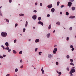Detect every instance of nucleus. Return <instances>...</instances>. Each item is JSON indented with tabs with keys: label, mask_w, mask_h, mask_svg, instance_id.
I'll return each instance as SVG.
<instances>
[{
	"label": "nucleus",
	"mask_w": 76,
	"mask_h": 76,
	"mask_svg": "<svg viewBox=\"0 0 76 76\" xmlns=\"http://www.w3.org/2000/svg\"><path fill=\"white\" fill-rule=\"evenodd\" d=\"M3 50H4V49H5V50H6V48H4V47H3Z\"/></svg>",
	"instance_id": "obj_63"
},
{
	"label": "nucleus",
	"mask_w": 76,
	"mask_h": 76,
	"mask_svg": "<svg viewBox=\"0 0 76 76\" xmlns=\"http://www.w3.org/2000/svg\"><path fill=\"white\" fill-rule=\"evenodd\" d=\"M5 45L7 47H9V43L7 42H6L5 43Z\"/></svg>",
	"instance_id": "obj_12"
},
{
	"label": "nucleus",
	"mask_w": 76,
	"mask_h": 76,
	"mask_svg": "<svg viewBox=\"0 0 76 76\" xmlns=\"http://www.w3.org/2000/svg\"><path fill=\"white\" fill-rule=\"evenodd\" d=\"M10 76V74H7V75L6 76Z\"/></svg>",
	"instance_id": "obj_58"
},
{
	"label": "nucleus",
	"mask_w": 76,
	"mask_h": 76,
	"mask_svg": "<svg viewBox=\"0 0 76 76\" xmlns=\"http://www.w3.org/2000/svg\"><path fill=\"white\" fill-rule=\"evenodd\" d=\"M19 15L20 16H24V14H19Z\"/></svg>",
	"instance_id": "obj_19"
},
{
	"label": "nucleus",
	"mask_w": 76,
	"mask_h": 76,
	"mask_svg": "<svg viewBox=\"0 0 76 76\" xmlns=\"http://www.w3.org/2000/svg\"><path fill=\"white\" fill-rule=\"evenodd\" d=\"M56 65H58V63L57 62H56Z\"/></svg>",
	"instance_id": "obj_50"
},
{
	"label": "nucleus",
	"mask_w": 76,
	"mask_h": 76,
	"mask_svg": "<svg viewBox=\"0 0 76 76\" xmlns=\"http://www.w3.org/2000/svg\"><path fill=\"white\" fill-rule=\"evenodd\" d=\"M41 17H39L38 18V19L39 20H41Z\"/></svg>",
	"instance_id": "obj_29"
},
{
	"label": "nucleus",
	"mask_w": 76,
	"mask_h": 76,
	"mask_svg": "<svg viewBox=\"0 0 76 76\" xmlns=\"http://www.w3.org/2000/svg\"><path fill=\"white\" fill-rule=\"evenodd\" d=\"M74 1V0H69V1L70 2H73V1Z\"/></svg>",
	"instance_id": "obj_38"
},
{
	"label": "nucleus",
	"mask_w": 76,
	"mask_h": 76,
	"mask_svg": "<svg viewBox=\"0 0 76 76\" xmlns=\"http://www.w3.org/2000/svg\"><path fill=\"white\" fill-rule=\"evenodd\" d=\"M23 65H22L20 67V68L21 69H22V68H23Z\"/></svg>",
	"instance_id": "obj_43"
},
{
	"label": "nucleus",
	"mask_w": 76,
	"mask_h": 76,
	"mask_svg": "<svg viewBox=\"0 0 76 76\" xmlns=\"http://www.w3.org/2000/svg\"><path fill=\"white\" fill-rule=\"evenodd\" d=\"M20 63H22L23 61H22V60L21 59L20 60Z\"/></svg>",
	"instance_id": "obj_47"
},
{
	"label": "nucleus",
	"mask_w": 76,
	"mask_h": 76,
	"mask_svg": "<svg viewBox=\"0 0 76 76\" xmlns=\"http://www.w3.org/2000/svg\"><path fill=\"white\" fill-rule=\"evenodd\" d=\"M3 58V56H0V58Z\"/></svg>",
	"instance_id": "obj_53"
},
{
	"label": "nucleus",
	"mask_w": 76,
	"mask_h": 76,
	"mask_svg": "<svg viewBox=\"0 0 76 76\" xmlns=\"http://www.w3.org/2000/svg\"><path fill=\"white\" fill-rule=\"evenodd\" d=\"M12 1V0H9V3H11Z\"/></svg>",
	"instance_id": "obj_56"
},
{
	"label": "nucleus",
	"mask_w": 76,
	"mask_h": 76,
	"mask_svg": "<svg viewBox=\"0 0 76 76\" xmlns=\"http://www.w3.org/2000/svg\"><path fill=\"white\" fill-rule=\"evenodd\" d=\"M37 5H38V3L37 2H36L35 3V6H37Z\"/></svg>",
	"instance_id": "obj_52"
},
{
	"label": "nucleus",
	"mask_w": 76,
	"mask_h": 76,
	"mask_svg": "<svg viewBox=\"0 0 76 76\" xmlns=\"http://www.w3.org/2000/svg\"><path fill=\"white\" fill-rule=\"evenodd\" d=\"M10 51H11V49H9L8 51V52H10Z\"/></svg>",
	"instance_id": "obj_44"
},
{
	"label": "nucleus",
	"mask_w": 76,
	"mask_h": 76,
	"mask_svg": "<svg viewBox=\"0 0 76 76\" xmlns=\"http://www.w3.org/2000/svg\"><path fill=\"white\" fill-rule=\"evenodd\" d=\"M69 37H66V41H69Z\"/></svg>",
	"instance_id": "obj_41"
},
{
	"label": "nucleus",
	"mask_w": 76,
	"mask_h": 76,
	"mask_svg": "<svg viewBox=\"0 0 76 76\" xmlns=\"http://www.w3.org/2000/svg\"><path fill=\"white\" fill-rule=\"evenodd\" d=\"M37 12V11L36 10H34V11H33V12H34L35 13H36V12Z\"/></svg>",
	"instance_id": "obj_49"
},
{
	"label": "nucleus",
	"mask_w": 76,
	"mask_h": 76,
	"mask_svg": "<svg viewBox=\"0 0 76 76\" xmlns=\"http://www.w3.org/2000/svg\"><path fill=\"white\" fill-rule=\"evenodd\" d=\"M27 26H28V21H26V24L25 25V27H27Z\"/></svg>",
	"instance_id": "obj_15"
},
{
	"label": "nucleus",
	"mask_w": 76,
	"mask_h": 76,
	"mask_svg": "<svg viewBox=\"0 0 76 76\" xmlns=\"http://www.w3.org/2000/svg\"><path fill=\"white\" fill-rule=\"evenodd\" d=\"M3 56L4 57H6V55H3Z\"/></svg>",
	"instance_id": "obj_57"
},
{
	"label": "nucleus",
	"mask_w": 76,
	"mask_h": 76,
	"mask_svg": "<svg viewBox=\"0 0 76 76\" xmlns=\"http://www.w3.org/2000/svg\"><path fill=\"white\" fill-rule=\"evenodd\" d=\"M48 57L50 58H51L53 57V55L48 54Z\"/></svg>",
	"instance_id": "obj_5"
},
{
	"label": "nucleus",
	"mask_w": 76,
	"mask_h": 76,
	"mask_svg": "<svg viewBox=\"0 0 76 76\" xmlns=\"http://www.w3.org/2000/svg\"><path fill=\"white\" fill-rule=\"evenodd\" d=\"M69 73H70V76H73V74H72V73H71V72H70V73L69 72Z\"/></svg>",
	"instance_id": "obj_26"
},
{
	"label": "nucleus",
	"mask_w": 76,
	"mask_h": 76,
	"mask_svg": "<svg viewBox=\"0 0 76 76\" xmlns=\"http://www.w3.org/2000/svg\"><path fill=\"white\" fill-rule=\"evenodd\" d=\"M62 12H60V15H62Z\"/></svg>",
	"instance_id": "obj_59"
},
{
	"label": "nucleus",
	"mask_w": 76,
	"mask_h": 76,
	"mask_svg": "<svg viewBox=\"0 0 76 76\" xmlns=\"http://www.w3.org/2000/svg\"><path fill=\"white\" fill-rule=\"evenodd\" d=\"M69 30H72V27H70L69 28Z\"/></svg>",
	"instance_id": "obj_48"
},
{
	"label": "nucleus",
	"mask_w": 76,
	"mask_h": 76,
	"mask_svg": "<svg viewBox=\"0 0 76 76\" xmlns=\"http://www.w3.org/2000/svg\"><path fill=\"white\" fill-rule=\"evenodd\" d=\"M66 58H70V56H69V55H67L66 56Z\"/></svg>",
	"instance_id": "obj_25"
},
{
	"label": "nucleus",
	"mask_w": 76,
	"mask_h": 76,
	"mask_svg": "<svg viewBox=\"0 0 76 76\" xmlns=\"http://www.w3.org/2000/svg\"><path fill=\"white\" fill-rule=\"evenodd\" d=\"M32 18L34 20H35L37 19V15H34L32 16Z\"/></svg>",
	"instance_id": "obj_6"
},
{
	"label": "nucleus",
	"mask_w": 76,
	"mask_h": 76,
	"mask_svg": "<svg viewBox=\"0 0 76 76\" xmlns=\"http://www.w3.org/2000/svg\"><path fill=\"white\" fill-rule=\"evenodd\" d=\"M75 9H76V8H75V7H72V10H75Z\"/></svg>",
	"instance_id": "obj_13"
},
{
	"label": "nucleus",
	"mask_w": 76,
	"mask_h": 76,
	"mask_svg": "<svg viewBox=\"0 0 76 76\" xmlns=\"http://www.w3.org/2000/svg\"><path fill=\"white\" fill-rule=\"evenodd\" d=\"M41 71L42 72V74H44V70L43 69H41Z\"/></svg>",
	"instance_id": "obj_21"
},
{
	"label": "nucleus",
	"mask_w": 76,
	"mask_h": 76,
	"mask_svg": "<svg viewBox=\"0 0 76 76\" xmlns=\"http://www.w3.org/2000/svg\"><path fill=\"white\" fill-rule=\"evenodd\" d=\"M70 65H71L72 66H74V64H73V63L72 62H71L70 63Z\"/></svg>",
	"instance_id": "obj_24"
},
{
	"label": "nucleus",
	"mask_w": 76,
	"mask_h": 76,
	"mask_svg": "<svg viewBox=\"0 0 76 76\" xmlns=\"http://www.w3.org/2000/svg\"><path fill=\"white\" fill-rule=\"evenodd\" d=\"M37 23H38V24H39L40 25H41L42 26H44V24H43V23H42V22H41V21H39V22H38Z\"/></svg>",
	"instance_id": "obj_4"
},
{
	"label": "nucleus",
	"mask_w": 76,
	"mask_h": 76,
	"mask_svg": "<svg viewBox=\"0 0 76 76\" xmlns=\"http://www.w3.org/2000/svg\"><path fill=\"white\" fill-rule=\"evenodd\" d=\"M51 10L52 13H54V11H55V9H54V8H52Z\"/></svg>",
	"instance_id": "obj_9"
},
{
	"label": "nucleus",
	"mask_w": 76,
	"mask_h": 76,
	"mask_svg": "<svg viewBox=\"0 0 76 76\" xmlns=\"http://www.w3.org/2000/svg\"><path fill=\"white\" fill-rule=\"evenodd\" d=\"M70 61H71V63H72V62H73V59H70Z\"/></svg>",
	"instance_id": "obj_27"
},
{
	"label": "nucleus",
	"mask_w": 76,
	"mask_h": 76,
	"mask_svg": "<svg viewBox=\"0 0 76 76\" xmlns=\"http://www.w3.org/2000/svg\"><path fill=\"white\" fill-rule=\"evenodd\" d=\"M1 35L2 37H6L7 36V34L6 32H2L1 33Z\"/></svg>",
	"instance_id": "obj_1"
},
{
	"label": "nucleus",
	"mask_w": 76,
	"mask_h": 76,
	"mask_svg": "<svg viewBox=\"0 0 76 76\" xmlns=\"http://www.w3.org/2000/svg\"><path fill=\"white\" fill-rule=\"evenodd\" d=\"M64 5H62L61 6V8H63V7H64Z\"/></svg>",
	"instance_id": "obj_37"
},
{
	"label": "nucleus",
	"mask_w": 76,
	"mask_h": 76,
	"mask_svg": "<svg viewBox=\"0 0 76 76\" xmlns=\"http://www.w3.org/2000/svg\"><path fill=\"white\" fill-rule=\"evenodd\" d=\"M75 69H73V68H72L70 72L72 73H75Z\"/></svg>",
	"instance_id": "obj_2"
},
{
	"label": "nucleus",
	"mask_w": 76,
	"mask_h": 76,
	"mask_svg": "<svg viewBox=\"0 0 76 76\" xmlns=\"http://www.w3.org/2000/svg\"><path fill=\"white\" fill-rule=\"evenodd\" d=\"M6 49L7 50H9V48L7 47L6 48Z\"/></svg>",
	"instance_id": "obj_42"
},
{
	"label": "nucleus",
	"mask_w": 76,
	"mask_h": 76,
	"mask_svg": "<svg viewBox=\"0 0 76 76\" xmlns=\"http://www.w3.org/2000/svg\"><path fill=\"white\" fill-rule=\"evenodd\" d=\"M70 47L71 48H73V46L72 45H71L70 46Z\"/></svg>",
	"instance_id": "obj_34"
},
{
	"label": "nucleus",
	"mask_w": 76,
	"mask_h": 76,
	"mask_svg": "<svg viewBox=\"0 0 76 76\" xmlns=\"http://www.w3.org/2000/svg\"><path fill=\"white\" fill-rule=\"evenodd\" d=\"M51 25L50 24L48 26V28L49 29H51Z\"/></svg>",
	"instance_id": "obj_16"
},
{
	"label": "nucleus",
	"mask_w": 76,
	"mask_h": 76,
	"mask_svg": "<svg viewBox=\"0 0 76 76\" xmlns=\"http://www.w3.org/2000/svg\"><path fill=\"white\" fill-rule=\"evenodd\" d=\"M4 20H6V22H8V23H9V20L7 19H4Z\"/></svg>",
	"instance_id": "obj_18"
},
{
	"label": "nucleus",
	"mask_w": 76,
	"mask_h": 76,
	"mask_svg": "<svg viewBox=\"0 0 76 76\" xmlns=\"http://www.w3.org/2000/svg\"><path fill=\"white\" fill-rule=\"evenodd\" d=\"M59 4H60V2L58 1L57 2V6H59Z\"/></svg>",
	"instance_id": "obj_32"
},
{
	"label": "nucleus",
	"mask_w": 76,
	"mask_h": 76,
	"mask_svg": "<svg viewBox=\"0 0 76 76\" xmlns=\"http://www.w3.org/2000/svg\"><path fill=\"white\" fill-rule=\"evenodd\" d=\"M50 37V34L49 33L47 34V38H49Z\"/></svg>",
	"instance_id": "obj_14"
},
{
	"label": "nucleus",
	"mask_w": 76,
	"mask_h": 76,
	"mask_svg": "<svg viewBox=\"0 0 76 76\" xmlns=\"http://www.w3.org/2000/svg\"><path fill=\"white\" fill-rule=\"evenodd\" d=\"M40 6H42V3H40Z\"/></svg>",
	"instance_id": "obj_45"
},
{
	"label": "nucleus",
	"mask_w": 76,
	"mask_h": 76,
	"mask_svg": "<svg viewBox=\"0 0 76 76\" xmlns=\"http://www.w3.org/2000/svg\"><path fill=\"white\" fill-rule=\"evenodd\" d=\"M57 45H54V47H57Z\"/></svg>",
	"instance_id": "obj_64"
},
{
	"label": "nucleus",
	"mask_w": 76,
	"mask_h": 76,
	"mask_svg": "<svg viewBox=\"0 0 76 76\" xmlns=\"http://www.w3.org/2000/svg\"><path fill=\"white\" fill-rule=\"evenodd\" d=\"M75 18V16H70L69 17V18H70V19H74V18Z\"/></svg>",
	"instance_id": "obj_8"
},
{
	"label": "nucleus",
	"mask_w": 76,
	"mask_h": 76,
	"mask_svg": "<svg viewBox=\"0 0 76 76\" xmlns=\"http://www.w3.org/2000/svg\"><path fill=\"white\" fill-rule=\"evenodd\" d=\"M25 31H26V29L25 28H24L23 29V32H25Z\"/></svg>",
	"instance_id": "obj_28"
},
{
	"label": "nucleus",
	"mask_w": 76,
	"mask_h": 76,
	"mask_svg": "<svg viewBox=\"0 0 76 76\" xmlns=\"http://www.w3.org/2000/svg\"><path fill=\"white\" fill-rule=\"evenodd\" d=\"M69 15V13L68 12H66V16H68Z\"/></svg>",
	"instance_id": "obj_22"
},
{
	"label": "nucleus",
	"mask_w": 76,
	"mask_h": 76,
	"mask_svg": "<svg viewBox=\"0 0 76 76\" xmlns=\"http://www.w3.org/2000/svg\"><path fill=\"white\" fill-rule=\"evenodd\" d=\"M66 70H68V71H69V67H67L66 68Z\"/></svg>",
	"instance_id": "obj_46"
},
{
	"label": "nucleus",
	"mask_w": 76,
	"mask_h": 76,
	"mask_svg": "<svg viewBox=\"0 0 76 76\" xmlns=\"http://www.w3.org/2000/svg\"><path fill=\"white\" fill-rule=\"evenodd\" d=\"M17 41V40H16V39H15L14 41V43H16V41Z\"/></svg>",
	"instance_id": "obj_35"
},
{
	"label": "nucleus",
	"mask_w": 76,
	"mask_h": 76,
	"mask_svg": "<svg viewBox=\"0 0 76 76\" xmlns=\"http://www.w3.org/2000/svg\"><path fill=\"white\" fill-rule=\"evenodd\" d=\"M12 52L13 54H16L17 53L16 51V50H12Z\"/></svg>",
	"instance_id": "obj_10"
},
{
	"label": "nucleus",
	"mask_w": 76,
	"mask_h": 76,
	"mask_svg": "<svg viewBox=\"0 0 76 76\" xmlns=\"http://www.w3.org/2000/svg\"><path fill=\"white\" fill-rule=\"evenodd\" d=\"M74 50H75V48H73L72 49V51H73Z\"/></svg>",
	"instance_id": "obj_51"
},
{
	"label": "nucleus",
	"mask_w": 76,
	"mask_h": 76,
	"mask_svg": "<svg viewBox=\"0 0 76 76\" xmlns=\"http://www.w3.org/2000/svg\"><path fill=\"white\" fill-rule=\"evenodd\" d=\"M57 72L58 73H59V72H58V71H57Z\"/></svg>",
	"instance_id": "obj_62"
},
{
	"label": "nucleus",
	"mask_w": 76,
	"mask_h": 76,
	"mask_svg": "<svg viewBox=\"0 0 76 76\" xmlns=\"http://www.w3.org/2000/svg\"><path fill=\"white\" fill-rule=\"evenodd\" d=\"M58 74L59 75H61V72H59L58 73Z\"/></svg>",
	"instance_id": "obj_54"
},
{
	"label": "nucleus",
	"mask_w": 76,
	"mask_h": 76,
	"mask_svg": "<svg viewBox=\"0 0 76 76\" xmlns=\"http://www.w3.org/2000/svg\"><path fill=\"white\" fill-rule=\"evenodd\" d=\"M39 41V39H36L35 40V42H36V43L38 42Z\"/></svg>",
	"instance_id": "obj_11"
},
{
	"label": "nucleus",
	"mask_w": 76,
	"mask_h": 76,
	"mask_svg": "<svg viewBox=\"0 0 76 76\" xmlns=\"http://www.w3.org/2000/svg\"><path fill=\"white\" fill-rule=\"evenodd\" d=\"M49 8V9H50V8H51L52 7H53V5L52 4H50V5H49L48 6H47Z\"/></svg>",
	"instance_id": "obj_7"
},
{
	"label": "nucleus",
	"mask_w": 76,
	"mask_h": 76,
	"mask_svg": "<svg viewBox=\"0 0 76 76\" xmlns=\"http://www.w3.org/2000/svg\"><path fill=\"white\" fill-rule=\"evenodd\" d=\"M38 50V48H36L35 49V51L36 52V51H37V50Z\"/></svg>",
	"instance_id": "obj_40"
},
{
	"label": "nucleus",
	"mask_w": 76,
	"mask_h": 76,
	"mask_svg": "<svg viewBox=\"0 0 76 76\" xmlns=\"http://www.w3.org/2000/svg\"><path fill=\"white\" fill-rule=\"evenodd\" d=\"M56 52H57L56 51H55V50H53V53L54 54H56Z\"/></svg>",
	"instance_id": "obj_20"
},
{
	"label": "nucleus",
	"mask_w": 76,
	"mask_h": 76,
	"mask_svg": "<svg viewBox=\"0 0 76 76\" xmlns=\"http://www.w3.org/2000/svg\"><path fill=\"white\" fill-rule=\"evenodd\" d=\"M1 47L2 48H3L4 47V46H3V45H2L1 46Z\"/></svg>",
	"instance_id": "obj_60"
},
{
	"label": "nucleus",
	"mask_w": 76,
	"mask_h": 76,
	"mask_svg": "<svg viewBox=\"0 0 76 76\" xmlns=\"http://www.w3.org/2000/svg\"><path fill=\"white\" fill-rule=\"evenodd\" d=\"M72 2H69L68 3V6L69 7H70V6H72Z\"/></svg>",
	"instance_id": "obj_3"
},
{
	"label": "nucleus",
	"mask_w": 76,
	"mask_h": 76,
	"mask_svg": "<svg viewBox=\"0 0 76 76\" xmlns=\"http://www.w3.org/2000/svg\"><path fill=\"white\" fill-rule=\"evenodd\" d=\"M15 72H17L18 71V69L17 68L15 69Z\"/></svg>",
	"instance_id": "obj_33"
},
{
	"label": "nucleus",
	"mask_w": 76,
	"mask_h": 76,
	"mask_svg": "<svg viewBox=\"0 0 76 76\" xmlns=\"http://www.w3.org/2000/svg\"><path fill=\"white\" fill-rule=\"evenodd\" d=\"M50 14H48L47 15V17H50Z\"/></svg>",
	"instance_id": "obj_55"
},
{
	"label": "nucleus",
	"mask_w": 76,
	"mask_h": 76,
	"mask_svg": "<svg viewBox=\"0 0 76 76\" xmlns=\"http://www.w3.org/2000/svg\"><path fill=\"white\" fill-rule=\"evenodd\" d=\"M18 25V23H16L15 24V28H16V26Z\"/></svg>",
	"instance_id": "obj_31"
},
{
	"label": "nucleus",
	"mask_w": 76,
	"mask_h": 76,
	"mask_svg": "<svg viewBox=\"0 0 76 76\" xmlns=\"http://www.w3.org/2000/svg\"><path fill=\"white\" fill-rule=\"evenodd\" d=\"M55 31H56V30H55L53 31V33H54V32H55Z\"/></svg>",
	"instance_id": "obj_61"
},
{
	"label": "nucleus",
	"mask_w": 76,
	"mask_h": 76,
	"mask_svg": "<svg viewBox=\"0 0 76 76\" xmlns=\"http://www.w3.org/2000/svg\"><path fill=\"white\" fill-rule=\"evenodd\" d=\"M0 15L2 16V14H1V10H0Z\"/></svg>",
	"instance_id": "obj_39"
},
{
	"label": "nucleus",
	"mask_w": 76,
	"mask_h": 76,
	"mask_svg": "<svg viewBox=\"0 0 76 76\" xmlns=\"http://www.w3.org/2000/svg\"><path fill=\"white\" fill-rule=\"evenodd\" d=\"M56 24L58 25H60V23L59 22H58L56 23Z\"/></svg>",
	"instance_id": "obj_17"
},
{
	"label": "nucleus",
	"mask_w": 76,
	"mask_h": 76,
	"mask_svg": "<svg viewBox=\"0 0 76 76\" xmlns=\"http://www.w3.org/2000/svg\"><path fill=\"white\" fill-rule=\"evenodd\" d=\"M41 53H42V52H39V55H41Z\"/></svg>",
	"instance_id": "obj_36"
},
{
	"label": "nucleus",
	"mask_w": 76,
	"mask_h": 76,
	"mask_svg": "<svg viewBox=\"0 0 76 76\" xmlns=\"http://www.w3.org/2000/svg\"><path fill=\"white\" fill-rule=\"evenodd\" d=\"M54 51H56V52L57 51V48H54Z\"/></svg>",
	"instance_id": "obj_23"
},
{
	"label": "nucleus",
	"mask_w": 76,
	"mask_h": 76,
	"mask_svg": "<svg viewBox=\"0 0 76 76\" xmlns=\"http://www.w3.org/2000/svg\"><path fill=\"white\" fill-rule=\"evenodd\" d=\"M19 54H22V51H20L19 53Z\"/></svg>",
	"instance_id": "obj_30"
}]
</instances>
